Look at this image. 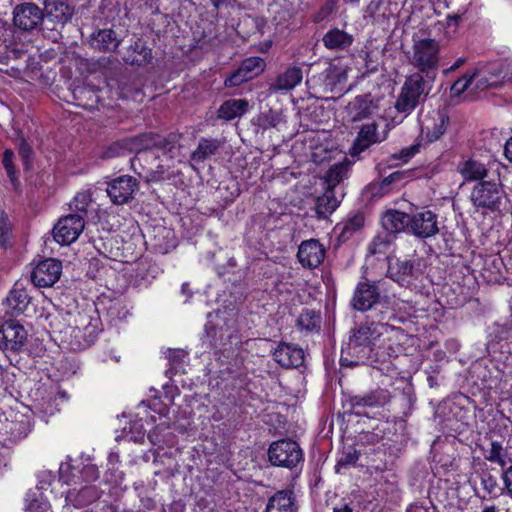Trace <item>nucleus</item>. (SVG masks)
<instances>
[{
  "label": "nucleus",
  "instance_id": "58",
  "mask_svg": "<svg viewBox=\"0 0 512 512\" xmlns=\"http://www.w3.org/2000/svg\"><path fill=\"white\" fill-rule=\"evenodd\" d=\"M419 145L414 144L409 147L403 148L399 154V159L407 162L410 158H412L415 154L419 152Z\"/></svg>",
  "mask_w": 512,
  "mask_h": 512
},
{
  "label": "nucleus",
  "instance_id": "37",
  "mask_svg": "<svg viewBox=\"0 0 512 512\" xmlns=\"http://www.w3.org/2000/svg\"><path fill=\"white\" fill-rule=\"evenodd\" d=\"M47 17L60 24H64L69 21L73 15V9L64 2L51 1L45 6Z\"/></svg>",
  "mask_w": 512,
  "mask_h": 512
},
{
  "label": "nucleus",
  "instance_id": "32",
  "mask_svg": "<svg viewBox=\"0 0 512 512\" xmlns=\"http://www.w3.org/2000/svg\"><path fill=\"white\" fill-rule=\"evenodd\" d=\"M346 79V73L334 65H329L318 76V80L321 82L320 87L324 92L334 91L338 85L345 83Z\"/></svg>",
  "mask_w": 512,
  "mask_h": 512
},
{
  "label": "nucleus",
  "instance_id": "24",
  "mask_svg": "<svg viewBox=\"0 0 512 512\" xmlns=\"http://www.w3.org/2000/svg\"><path fill=\"white\" fill-rule=\"evenodd\" d=\"M72 93L77 106L91 110L97 108L98 104L101 102L103 89L97 88L92 83H84L75 86Z\"/></svg>",
  "mask_w": 512,
  "mask_h": 512
},
{
  "label": "nucleus",
  "instance_id": "54",
  "mask_svg": "<svg viewBox=\"0 0 512 512\" xmlns=\"http://www.w3.org/2000/svg\"><path fill=\"white\" fill-rule=\"evenodd\" d=\"M473 73L472 74H464L461 78L456 80L453 85L451 86V95L452 96H459L464 91L468 89V87L471 85L472 81L474 80Z\"/></svg>",
  "mask_w": 512,
  "mask_h": 512
},
{
  "label": "nucleus",
  "instance_id": "2",
  "mask_svg": "<svg viewBox=\"0 0 512 512\" xmlns=\"http://www.w3.org/2000/svg\"><path fill=\"white\" fill-rule=\"evenodd\" d=\"M50 326L55 339L72 349H83L89 346V341L85 339V333L82 330V328L88 329L86 315L79 312L60 313L53 317Z\"/></svg>",
  "mask_w": 512,
  "mask_h": 512
},
{
  "label": "nucleus",
  "instance_id": "48",
  "mask_svg": "<svg viewBox=\"0 0 512 512\" xmlns=\"http://www.w3.org/2000/svg\"><path fill=\"white\" fill-rule=\"evenodd\" d=\"M171 367L176 371L184 370V366L188 360V354L182 349H169L166 353Z\"/></svg>",
  "mask_w": 512,
  "mask_h": 512
},
{
  "label": "nucleus",
  "instance_id": "9",
  "mask_svg": "<svg viewBox=\"0 0 512 512\" xmlns=\"http://www.w3.org/2000/svg\"><path fill=\"white\" fill-rule=\"evenodd\" d=\"M475 87L478 90L495 89L512 80V62H501L488 70H475Z\"/></svg>",
  "mask_w": 512,
  "mask_h": 512
},
{
  "label": "nucleus",
  "instance_id": "26",
  "mask_svg": "<svg viewBox=\"0 0 512 512\" xmlns=\"http://www.w3.org/2000/svg\"><path fill=\"white\" fill-rule=\"evenodd\" d=\"M302 79V69L298 66H289L276 77L270 85V90L274 92L292 90L301 83Z\"/></svg>",
  "mask_w": 512,
  "mask_h": 512
},
{
  "label": "nucleus",
  "instance_id": "61",
  "mask_svg": "<svg viewBox=\"0 0 512 512\" xmlns=\"http://www.w3.org/2000/svg\"><path fill=\"white\" fill-rule=\"evenodd\" d=\"M503 480L507 491L512 494V466L505 471Z\"/></svg>",
  "mask_w": 512,
  "mask_h": 512
},
{
  "label": "nucleus",
  "instance_id": "53",
  "mask_svg": "<svg viewBox=\"0 0 512 512\" xmlns=\"http://www.w3.org/2000/svg\"><path fill=\"white\" fill-rule=\"evenodd\" d=\"M13 157L14 152L10 149H6L3 154V165L13 186L17 188L18 178L13 164Z\"/></svg>",
  "mask_w": 512,
  "mask_h": 512
},
{
  "label": "nucleus",
  "instance_id": "12",
  "mask_svg": "<svg viewBox=\"0 0 512 512\" xmlns=\"http://www.w3.org/2000/svg\"><path fill=\"white\" fill-rule=\"evenodd\" d=\"M387 137L388 130L380 132L378 130V124L375 121L365 123L360 127L357 136L349 149V155L351 157H357L374 144L383 142Z\"/></svg>",
  "mask_w": 512,
  "mask_h": 512
},
{
  "label": "nucleus",
  "instance_id": "57",
  "mask_svg": "<svg viewBox=\"0 0 512 512\" xmlns=\"http://www.w3.org/2000/svg\"><path fill=\"white\" fill-rule=\"evenodd\" d=\"M55 482V477L51 471H43L38 476L37 490H47Z\"/></svg>",
  "mask_w": 512,
  "mask_h": 512
},
{
  "label": "nucleus",
  "instance_id": "42",
  "mask_svg": "<svg viewBox=\"0 0 512 512\" xmlns=\"http://www.w3.org/2000/svg\"><path fill=\"white\" fill-rule=\"evenodd\" d=\"M26 512H51V505L41 492L29 491L25 497Z\"/></svg>",
  "mask_w": 512,
  "mask_h": 512
},
{
  "label": "nucleus",
  "instance_id": "1",
  "mask_svg": "<svg viewBox=\"0 0 512 512\" xmlns=\"http://www.w3.org/2000/svg\"><path fill=\"white\" fill-rule=\"evenodd\" d=\"M392 330L388 324L365 321L351 331L348 345L342 349L340 364L345 367L372 364L380 357L383 336Z\"/></svg>",
  "mask_w": 512,
  "mask_h": 512
},
{
  "label": "nucleus",
  "instance_id": "23",
  "mask_svg": "<svg viewBox=\"0 0 512 512\" xmlns=\"http://www.w3.org/2000/svg\"><path fill=\"white\" fill-rule=\"evenodd\" d=\"M387 276L401 286L408 287L417 278V270L413 261L397 259L389 264Z\"/></svg>",
  "mask_w": 512,
  "mask_h": 512
},
{
  "label": "nucleus",
  "instance_id": "55",
  "mask_svg": "<svg viewBox=\"0 0 512 512\" xmlns=\"http://www.w3.org/2000/svg\"><path fill=\"white\" fill-rule=\"evenodd\" d=\"M91 203V196L88 192L77 193L73 199V207L81 213L80 215L86 214L87 208Z\"/></svg>",
  "mask_w": 512,
  "mask_h": 512
},
{
  "label": "nucleus",
  "instance_id": "14",
  "mask_svg": "<svg viewBox=\"0 0 512 512\" xmlns=\"http://www.w3.org/2000/svg\"><path fill=\"white\" fill-rule=\"evenodd\" d=\"M138 189L139 183L135 177L122 175L108 183L106 192L112 203L116 205H123L133 199V196Z\"/></svg>",
  "mask_w": 512,
  "mask_h": 512
},
{
  "label": "nucleus",
  "instance_id": "4",
  "mask_svg": "<svg viewBox=\"0 0 512 512\" xmlns=\"http://www.w3.org/2000/svg\"><path fill=\"white\" fill-rule=\"evenodd\" d=\"M440 62V44L432 38L413 39L412 54L409 63L418 70L417 73L425 75L428 80L434 81Z\"/></svg>",
  "mask_w": 512,
  "mask_h": 512
},
{
  "label": "nucleus",
  "instance_id": "22",
  "mask_svg": "<svg viewBox=\"0 0 512 512\" xmlns=\"http://www.w3.org/2000/svg\"><path fill=\"white\" fill-rule=\"evenodd\" d=\"M273 358L284 368H298L304 363V351L293 344L281 343L274 350Z\"/></svg>",
  "mask_w": 512,
  "mask_h": 512
},
{
  "label": "nucleus",
  "instance_id": "59",
  "mask_svg": "<svg viewBox=\"0 0 512 512\" xmlns=\"http://www.w3.org/2000/svg\"><path fill=\"white\" fill-rule=\"evenodd\" d=\"M466 62H467L466 57H459L455 60L453 65H451L449 68L444 69L443 73L445 75L452 73V72L456 71L457 69H459L460 67H462Z\"/></svg>",
  "mask_w": 512,
  "mask_h": 512
},
{
  "label": "nucleus",
  "instance_id": "33",
  "mask_svg": "<svg viewBox=\"0 0 512 512\" xmlns=\"http://www.w3.org/2000/svg\"><path fill=\"white\" fill-rule=\"evenodd\" d=\"M30 302L27 291L17 285L10 291L6 298V305L11 315L23 313Z\"/></svg>",
  "mask_w": 512,
  "mask_h": 512
},
{
  "label": "nucleus",
  "instance_id": "5",
  "mask_svg": "<svg viewBox=\"0 0 512 512\" xmlns=\"http://www.w3.org/2000/svg\"><path fill=\"white\" fill-rule=\"evenodd\" d=\"M505 198L506 192L500 179L478 182L470 193L472 205L484 214L501 211Z\"/></svg>",
  "mask_w": 512,
  "mask_h": 512
},
{
  "label": "nucleus",
  "instance_id": "50",
  "mask_svg": "<svg viewBox=\"0 0 512 512\" xmlns=\"http://www.w3.org/2000/svg\"><path fill=\"white\" fill-rule=\"evenodd\" d=\"M222 321L221 310L216 309L213 312L207 314V322L205 324V330L209 337L215 338L217 336L218 329L221 330L220 323Z\"/></svg>",
  "mask_w": 512,
  "mask_h": 512
},
{
  "label": "nucleus",
  "instance_id": "11",
  "mask_svg": "<svg viewBox=\"0 0 512 512\" xmlns=\"http://www.w3.org/2000/svg\"><path fill=\"white\" fill-rule=\"evenodd\" d=\"M28 333L24 326L14 320L0 324V349L4 352H19L25 346Z\"/></svg>",
  "mask_w": 512,
  "mask_h": 512
},
{
  "label": "nucleus",
  "instance_id": "25",
  "mask_svg": "<svg viewBox=\"0 0 512 512\" xmlns=\"http://www.w3.org/2000/svg\"><path fill=\"white\" fill-rule=\"evenodd\" d=\"M297 509L293 491L281 490L268 499L265 512H297Z\"/></svg>",
  "mask_w": 512,
  "mask_h": 512
},
{
  "label": "nucleus",
  "instance_id": "62",
  "mask_svg": "<svg viewBox=\"0 0 512 512\" xmlns=\"http://www.w3.org/2000/svg\"><path fill=\"white\" fill-rule=\"evenodd\" d=\"M10 231V225L6 218L1 217L0 218V237L1 240H4V238L8 235Z\"/></svg>",
  "mask_w": 512,
  "mask_h": 512
},
{
  "label": "nucleus",
  "instance_id": "29",
  "mask_svg": "<svg viewBox=\"0 0 512 512\" xmlns=\"http://www.w3.org/2000/svg\"><path fill=\"white\" fill-rule=\"evenodd\" d=\"M382 227L387 234H396L409 229L410 216L399 210H387L381 218Z\"/></svg>",
  "mask_w": 512,
  "mask_h": 512
},
{
  "label": "nucleus",
  "instance_id": "64",
  "mask_svg": "<svg viewBox=\"0 0 512 512\" xmlns=\"http://www.w3.org/2000/svg\"><path fill=\"white\" fill-rule=\"evenodd\" d=\"M333 512H353V509L348 504H343L339 507H334Z\"/></svg>",
  "mask_w": 512,
  "mask_h": 512
},
{
  "label": "nucleus",
  "instance_id": "41",
  "mask_svg": "<svg viewBox=\"0 0 512 512\" xmlns=\"http://www.w3.org/2000/svg\"><path fill=\"white\" fill-rule=\"evenodd\" d=\"M119 44L120 41L111 29L100 30L93 37V45L103 51H113Z\"/></svg>",
  "mask_w": 512,
  "mask_h": 512
},
{
  "label": "nucleus",
  "instance_id": "17",
  "mask_svg": "<svg viewBox=\"0 0 512 512\" xmlns=\"http://www.w3.org/2000/svg\"><path fill=\"white\" fill-rule=\"evenodd\" d=\"M409 231L423 239L435 236L439 232L437 215L426 210L410 216Z\"/></svg>",
  "mask_w": 512,
  "mask_h": 512
},
{
  "label": "nucleus",
  "instance_id": "51",
  "mask_svg": "<svg viewBox=\"0 0 512 512\" xmlns=\"http://www.w3.org/2000/svg\"><path fill=\"white\" fill-rule=\"evenodd\" d=\"M81 484L83 482H92L98 479L99 471L96 465L92 464L88 459L81 458Z\"/></svg>",
  "mask_w": 512,
  "mask_h": 512
},
{
  "label": "nucleus",
  "instance_id": "3",
  "mask_svg": "<svg viewBox=\"0 0 512 512\" xmlns=\"http://www.w3.org/2000/svg\"><path fill=\"white\" fill-rule=\"evenodd\" d=\"M33 408L41 417L47 418L60 411L68 401L67 393L50 377L41 378L29 391Z\"/></svg>",
  "mask_w": 512,
  "mask_h": 512
},
{
  "label": "nucleus",
  "instance_id": "46",
  "mask_svg": "<svg viewBox=\"0 0 512 512\" xmlns=\"http://www.w3.org/2000/svg\"><path fill=\"white\" fill-rule=\"evenodd\" d=\"M218 143L214 140L203 139L199 142L198 148L192 153L194 161H202L208 156L215 153Z\"/></svg>",
  "mask_w": 512,
  "mask_h": 512
},
{
  "label": "nucleus",
  "instance_id": "20",
  "mask_svg": "<svg viewBox=\"0 0 512 512\" xmlns=\"http://www.w3.org/2000/svg\"><path fill=\"white\" fill-rule=\"evenodd\" d=\"M448 117L441 111L429 113L421 122V134L428 142L437 141L446 131Z\"/></svg>",
  "mask_w": 512,
  "mask_h": 512
},
{
  "label": "nucleus",
  "instance_id": "52",
  "mask_svg": "<svg viewBox=\"0 0 512 512\" xmlns=\"http://www.w3.org/2000/svg\"><path fill=\"white\" fill-rule=\"evenodd\" d=\"M481 484L483 489L490 495L491 498L497 497L502 489L498 486L497 479L488 472H484L481 476Z\"/></svg>",
  "mask_w": 512,
  "mask_h": 512
},
{
  "label": "nucleus",
  "instance_id": "13",
  "mask_svg": "<svg viewBox=\"0 0 512 512\" xmlns=\"http://www.w3.org/2000/svg\"><path fill=\"white\" fill-rule=\"evenodd\" d=\"M266 67L261 57H248L239 67L226 76V88L239 86L259 76Z\"/></svg>",
  "mask_w": 512,
  "mask_h": 512
},
{
  "label": "nucleus",
  "instance_id": "56",
  "mask_svg": "<svg viewBox=\"0 0 512 512\" xmlns=\"http://www.w3.org/2000/svg\"><path fill=\"white\" fill-rule=\"evenodd\" d=\"M18 151L23 161L24 168L26 170L29 169L31 167V157L33 152L30 145L24 139H20Z\"/></svg>",
  "mask_w": 512,
  "mask_h": 512
},
{
  "label": "nucleus",
  "instance_id": "10",
  "mask_svg": "<svg viewBox=\"0 0 512 512\" xmlns=\"http://www.w3.org/2000/svg\"><path fill=\"white\" fill-rule=\"evenodd\" d=\"M84 227L83 215H66L60 218L53 228L54 240L61 245H70L78 239Z\"/></svg>",
  "mask_w": 512,
  "mask_h": 512
},
{
  "label": "nucleus",
  "instance_id": "38",
  "mask_svg": "<svg viewBox=\"0 0 512 512\" xmlns=\"http://www.w3.org/2000/svg\"><path fill=\"white\" fill-rule=\"evenodd\" d=\"M151 408L154 412L158 413L159 420H160L159 424L156 425L154 430L150 431L148 434V438H149L150 442L152 444L156 445L161 442L159 435L156 433V431H158V430L162 431V430L168 429L170 426V420L167 417L169 409L166 405L162 404L158 400H154L152 402Z\"/></svg>",
  "mask_w": 512,
  "mask_h": 512
},
{
  "label": "nucleus",
  "instance_id": "16",
  "mask_svg": "<svg viewBox=\"0 0 512 512\" xmlns=\"http://www.w3.org/2000/svg\"><path fill=\"white\" fill-rule=\"evenodd\" d=\"M62 272L61 262L56 259H45L39 262L31 273V280L35 286L49 287L54 285Z\"/></svg>",
  "mask_w": 512,
  "mask_h": 512
},
{
  "label": "nucleus",
  "instance_id": "15",
  "mask_svg": "<svg viewBox=\"0 0 512 512\" xmlns=\"http://www.w3.org/2000/svg\"><path fill=\"white\" fill-rule=\"evenodd\" d=\"M43 11L34 3L26 2L17 5L13 11V22L21 30H33L43 21Z\"/></svg>",
  "mask_w": 512,
  "mask_h": 512
},
{
  "label": "nucleus",
  "instance_id": "28",
  "mask_svg": "<svg viewBox=\"0 0 512 512\" xmlns=\"http://www.w3.org/2000/svg\"><path fill=\"white\" fill-rule=\"evenodd\" d=\"M99 498V492L95 486L85 485L81 488H72L66 492L65 502L76 508L86 506Z\"/></svg>",
  "mask_w": 512,
  "mask_h": 512
},
{
  "label": "nucleus",
  "instance_id": "60",
  "mask_svg": "<svg viewBox=\"0 0 512 512\" xmlns=\"http://www.w3.org/2000/svg\"><path fill=\"white\" fill-rule=\"evenodd\" d=\"M382 4V0H371L366 7V13L370 16H374V14L379 10Z\"/></svg>",
  "mask_w": 512,
  "mask_h": 512
},
{
  "label": "nucleus",
  "instance_id": "7",
  "mask_svg": "<svg viewBox=\"0 0 512 512\" xmlns=\"http://www.w3.org/2000/svg\"><path fill=\"white\" fill-rule=\"evenodd\" d=\"M268 458L274 466L292 469L303 460V452L296 441L281 439L270 444Z\"/></svg>",
  "mask_w": 512,
  "mask_h": 512
},
{
  "label": "nucleus",
  "instance_id": "49",
  "mask_svg": "<svg viewBox=\"0 0 512 512\" xmlns=\"http://www.w3.org/2000/svg\"><path fill=\"white\" fill-rule=\"evenodd\" d=\"M390 236L389 234L381 235L378 234L372 240L368 246V251L371 255L385 254L390 247Z\"/></svg>",
  "mask_w": 512,
  "mask_h": 512
},
{
  "label": "nucleus",
  "instance_id": "34",
  "mask_svg": "<svg viewBox=\"0 0 512 512\" xmlns=\"http://www.w3.org/2000/svg\"><path fill=\"white\" fill-rule=\"evenodd\" d=\"M352 162L348 158L332 165L325 175L327 187L334 189L349 175Z\"/></svg>",
  "mask_w": 512,
  "mask_h": 512
},
{
  "label": "nucleus",
  "instance_id": "31",
  "mask_svg": "<svg viewBox=\"0 0 512 512\" xmlns=\"http://www.w3.org/2000/svg\"><path fill=\"white\" fill-rule=\"evenodd\" d=\"M458 171L464 180L468 182L486 181L485 178L488 176V169L485 164L473 158L460 163L458 165Z\"/></svg>",
  "mask_w": 512,
  "mask_h": 512
},
{
  "label": "nucleus",
  "instance_id": "47",
  "mask_svg": "<svg viewBox=\"0 0 512 512\" xmlns=\"http://www.w3.org/2000/svg\"><path fill=\"white\" fill-rule=\"evenodd\" d=\"M360 457V453L353 446L345 447L336 464V472H340L341 468H347L356 464Z\"/></svg>",
  "mask_w": 512,
  "mask_h": 512
},
{
  "label": "nucleus",
  "instance_id": "18",
  "mask_svg": "<svg viewBox=\"0 0 512 512\" xmlns=\"http://www.w3.org/2000/svg\"><path fill=\"white\" fill-rule=\"evenodd\" d=\"M376 109L377 105H374L371 94L358 95L345 108L347 121L361 122L370 118Z\"/></svg>",
  "mask_w": 512,
  "mask_h": 512
},
{
  "label": "nucleus",
  "instance_id": "30",
  "mask_svg": "<svg viewBox=\"0 0 512 512\" xmlns=\"http://www.w3.org/2000/svg\"><path fill=\"white\" fill-rule=\"evenodd\" d=\"M81 458L73 459L67 456L64 461L60 463L59 467V482L66 485H80L81 484Z\"/></svg>",
  "mask_w": 512,
  "mask_h": 512
},
{
  "label": "nucleus",
  "instance_id": "27",
  "mask_svg": "<svg viewBox=\"0 0 512 512\" xmlns=\"http://www.w3.org/2000/svg\"><path fill=\"white\" fill-rule=\"evenodd\" d=\"M343 194L340 198L336 195V191L326 188L324 193L316 200L315 214L318 219H327L340 205Z\"/></svg>",
  "mask_w": 512,
  "mask_h": 512
},
{
  "label": "nucleus",
  "instance_id": "43",
  "mask_svg": "<svg viewBox=\"0 0 512 512\" xmlns=\"http://www.w3.org/2000/svg\"><path fill=\"white\" fill-rule=\"evenodd\" d=\"M248 108L249 102L246 99L226 100V121L243 116Z\"/></svg>",
  "mask_w": 512,
  "mask_h": 512
},
{
  "label": "nucleus",
  "instance_id": "35",
  "mask_svg": "<svg viewBox=\"0 0 512 512\" xmlns=\"http://www.w3.org/2000/svg\"><path fill=\"white\" fill-rule=\"evenodd\" d=\"M323 44L330 50H343L348 48L352 42V35L340 29H331L323 36Z\"/></svg>",
  "mask_w": 512,
  "mask_h": 512
},
{
  "label": "nucleus",
  "instance_id": "63",
  "mask_svg": "<svg viewBox=\"0 0 512 512\" xmlns=\"http://www.w3.org/2000/svg\"><path fill=\"white\" fill-rule=\"evenodd\" d=\"M504 155L512 163V136L507 140L504 146Z\"/></svg>",
  "mask_w": 512,
  "mask_h": 512
},
{
  "label": "nucleus",
  "instance_id": "45",
  "mask_svg": "<svg viewBox=\"0 0 512 512\" xmlns=\"http://www.w3.org/2000/svg\"><path fill=\"white\" fill-rule=\"evenodd\" d=\"M163 143V138L153 133H145L135 137L134 148L137 151L151 149L160 146Z\"/></svg>",
  "mask_w": 512,
  "mask_h": 512
},
{
  "label": "nucleus",
  "instance_id": "36",
  "mask_svg": "<svg viewBox=\"0 0 512 512\" xmlns=\"http://www.w3.org/2000/svg\"><path fill=\"white\" fill-rule=\"evenodd\" d=\"M364 225V216L361 213H355L348 217L345 221L336 225L335 230L338 231V237L342 241H347L350 237Z\"/></svg>",
  "mask_w": 512,
  "mask_h": 512
},
{
  "label": "nucleus",
  "instance_id": "21",
  "mask_svg": "<svg viewBox=\"0 0 512 512\" xmlns=\"http://www.w3.org/2000/svg\"><path fill=\"white\" fill-rule=\"evenodd\" d=\"M389 401V392L387 390L377 389L362 395L351 396L348 399V404L352 411L356 414H360L363 408L384 406Z\"/></svg>",
  "mask_w": 512,
  "mask_h": 512
},
{
  "label": "nucleus",
  "instance_id": "40",
  "mask_svg": "<svg viewBox=\"0 0 512 512\" xmlns=\"http://www.w3.org/2000/svg\"><path fill=\"white\" fill-rule=\"evenodd\" d=\"M124 59L132 65H143L150 61L151 50L138 40L130 47Z\"/></svg>",
  "mask_w": 512,
  "mask_h": 512
},
{
  "label": "nucleus",
  "instance_id": "44",
  "mask_svg": "<svg viewBox=\"0 0 512 512\" xmlns=\"http://www.w3.org/2000/svg\"><path fill=\"white\" fill-rule=\"evenodd\" d=\"M485 458L492 463H497L501 467H504L509 458L506 451L503 449L502 444L497 441H492L490 449L486 452Z\"/></svg>",
  "mask_w": 512,
  "mask_h": 512
},
{
  "label": "nucleus",
  "instance_id": "19",
  "mask_svg": "<svg viewBox=\"0 0 512 512\" xmlns=\"http://www.w3.org/2000/svg\"><path fill=\"white\" fill-rule=\"evenodd\" d=\"M325 253L324 246L318 240L310 239L300 244L297 257L303 267L312 269L324 261Z\"/></svg>",
  "mask_w": 512,
  "mask_h": 512
},
{
  "label": "nucleus",
  "instance_id": "6",
  "mask_svg": "<svg viewBox=\"0 0 512 512\" xmlns=\"http://www.w3.org/2000/svg\"><path fill=\"white\" fill-rule=\"evenodd\" d=\"M430 82L432 81L425 79L421 73L408 76L395 102V109L399 113L409 115L421 102L425 101L430 90V87L427 89V85Z\"/></svg>",
  "mask_w": 512,
  "mask_h": 512
},
{
  "label": "nucleus",
  "instance_id": "8",
  "mask_svg": "<svg viewBox=\"0 0 512 512\" xmlns=\"http://www.w3.org/2000/svg\"><path fill=\"white\" fill-rule=\"evenodd\" d=\"M383 281H362L355 288L351 305L354 309L365 312L372 309L376 304L387 301V296L382 295Z\"/></svg>",
  "mask_w": 512,
  "mask_h": 512
},
{
  "label": "nucleus",
  "instance_id": "39",
  "mask_svg": "<svg viewBox=\"0 0 512 512\" xmlns=\"http://www.w3.org/2000/svg\"><path fill=\"white\" fill-rule=\"evenodd\" d=\"M321 314L312 309L305 308L296 321V326L301 331L318 332L321 328Z\"/></svg>",
  "mask_w": 512,
  "mask_h": 512
}]
</instances>
